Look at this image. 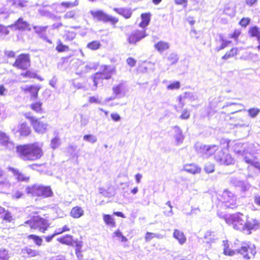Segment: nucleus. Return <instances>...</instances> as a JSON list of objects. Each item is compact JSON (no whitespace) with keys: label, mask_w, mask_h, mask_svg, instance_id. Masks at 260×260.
Listing matches in <instances>:
<instances>
[{"label":"nucleus","mask_w":260,"mask_h":260,"mask_svg":"<svg viewBox=\"0 0 260 260\" xmlns=\"http://www.w3.org/2000/svg\"><path fill=\"white\" fill-rule=\"evenodd\" d=\"M16 151L18 156L24 161H35L40 159L43 155L42 148L37 143L17 145Z\"/></svg>","instance_id":"nucleus-1"},{"label":"nucleus","mask_w":260,"mask_h":260,"mask_svg":"<svg viewBox=\"0 0 260 260\" xmlns=\"http://www.w3.org/2000/svg\"><path fill=\"white\" fill-rule=\"evenodd\" d=\"M230 140L221 139L220 140V150L214 155L215 160L222 165H231L234 164V158L229 153Z\"/></svg>","instance_id":"nucleus-2"},{"label":"nucleus","mask_w":260,"mask_h":260,"mask_svg":"<svg viewBox=\"0 0 260 260\" xmlns=\"http://www.w3.org/2000/svg\"><path fill=\"white\" fill-rule=\"evenodd\" d=\"M219 217L224 219L226 224L232 227L234 230L240 232L243 227L244 215L240 212H236L231 214H218Z\"/></svg>","instance_id":"nucleus-3"},{"label":"nucleus","mask_w":260,"mask_h":260,"mask_svg":"<svg viewBox=\"0 0 260 260\" xmlns=\"http://www.w3.org/2000/svg\"><path fill=\"white\" fill-rule=\"evenodd\" d=\"M25 190L27 194H31L33 197L42 198L51 197L53 194V191L50 186H45L37 184L27 186Z\"/></svg>","instance_id":"nucleus-4"},{"label":"nucleus","mask_w":260,"mask_h":260,"mask_svg":"<svg viewBox=\"0 0 260 260\" xmlns=\"http://www.w3.org/2000/svg\"><path fill=\"white\" fill-rule=\"evenodd\" d=\"M32 229L38 230L40 232L45 233L50 227L49 220L40 216L34 217L26 221Z\"/></svg>","instance_id":"nucleus-5"},{"label":"nucleus","mask_w":260,"mask_h":260,"mask_svg":"<svg viewBox=\"0 0 260 260\" xmlns=\"http://www.w3.org/2000/svg\"><path fill=\"white\" fill-rule=\"evenodd\" d=\"M31 64L30 55L29 53H22L16 56L12 66L17 70L24 71L28 69Z\"/></svg>","instance_id":"nucleus-6"},{"label":"nucleus","mask_w":260,"mask_h":260,"mask_svg":"<svg viewBox=\"0 0 260 260\" xmlns=\"http://www.w3.org/2000/svg\"><path fill=\"white\" fill-rule=\"evenodd\" d=\"M90 14L94 19L104 23L109 22L113 27H115L116 24L119 21V19L117 17L109 15L103 10H92L90 11Z\"/></svg>","instance_id":"nucleus-7"},{"label":"nucleus","mask_w":260,"mask_h":260,"mask_svg":"<svg viewBox=\"0 0 260 260\" xmlns=\"http://www.w3.org/2000/svg\"><path fill=\"white\" fill-rule=\"evenodd\" d=\"M24 116L26 119L29 120L34 131L38 134H44L48 129V124L40 120V118L30 115V113H25Z\"/></svg>","instance_id":"nucleus-8"},{"label":"nucleus","mask_w":260,"mask_h":260,"mask_svg":"<svg viewBox=\"0 0 260 260\" xmlns=\"http://www.w3.org/2000/svg\"><path fill=\"white\" fill-rule=\"evenodd\" d=\"M220 200L226 209H236L238 207L236 197L230 191H223L221 196Z\"/></svg>","instance_id":"nucleus-9"},{"label":"nucleus","mask_w":260,"mask_h":260,"mask_svg":"<svg viewBox=\"0 0 260 260\" xmlns=\"http://www.w3.org/2000/svg\"><path fill=\"white\" fill-rule=\"evenodd\" d=\"M245 259H252L255 257L256 250L255 246L250 243H244L237 251Z\"/></svg>","instance_id":"nucleus-10"},{"label":"nucleus","mask_w":260,"mask_h":260,"mask_svg":"<svg viewBox=\"0 0 260 260\" xmlns=\"http://www.w3.org/2000/svg\"><path fill=\"white\" fill-rule=\"evenodd\" d=\"M115 72L114 68H111L109 67L105 66L102 71L95 74L93 79L94 85L96 86L100 80L110 79L112 75L115 74Z\"/></svg>","instance_id":"nucleus-11"},{"label":"nucleus","mask_w":260,"mask_h":260,"mask_svg":"<svg viewBox=\"0 0 260 260\" xmlns=\"http://www.w3.org/2000/svg\"><path fill=\"white\" fill-rule=\"evenodd\" d=\"M148 36L145 29H135L127 37V41L130 45H135Z\"/></svg>","instance_id":"nucleus-12"},{"label":"nucleus","mask_w":260,"mask_h":260,"mask_svg":"<svg viewBox=\"0 0 260 260\" xmlns=\"http://www.w3.org/2000/svg\"><path fill=\"white\" fill-rule=\"evenodd\" d=\"M12 131L14 133H19L21 137H27L30 136L32 133L30 126L26 121L20 123L18 125L17 129L14 128Z\"/></svg>","instance_id":"nucleus-13"},{"label":"nucleus","mask_w":260,"mask_h":260,"mask_svg":"<svg viewBox=\"0 0 260 260\" xmlns=\"http://www.w3.org/2000/svg\"><path fill=\"white\" fill-rule=\"evenodd\" d=\"M259 221L256 218L247 220L246 221L244 220L243 227L240 232L247 231L248 234H250L252 230L257 229L259 227Z\"/></svg>","instance_id":"nucleus-14"},{"label":"nucleus","mask_w":260,"mask_h":260,"mask_svg":"<svg viewBox=\"0 0 260 260\" xmlns=\"http://www.w3.org/2000/svg\"><path fill=\"white\" fill-rule=\"evenodd\" d=\"M0 219L2 224L5 225L7 223H14L15 218L12 213L8 210L0 206Z\"/></svg>","instance_id":"nucleus-15"},{"label":"nucleus","mask_w":260,"mask_h":260,"mask_svg":"<svg viewBox=\"0 0 260 260\" xmlns=\"http://www.w3.org/2000/svg\"><path fill=\"white\" fill-rule=\"evenodd\" d=\"M0 146L6 150H11L14 148V143L10 140L9 136L6 133L0 131Z\"/></svg>","instance_id":"nucleus-16"},{"label":"nucleus","mask_w":260,"mask_h":260,"mask_svg":"<svg viewBox=\"0 0 260 260\" xmlns=\"http://www.w3.org/2000/svg\"><path fill=\"white\" fill-rule=\"evenodd\" d=\"M40 89V85H30L24 88L22 90L24 93L29 94L30 100H34L38 98Z\"/></svg>","instance_id":"nucleus-17"},{"label":"nucleus","mask_w":260,"mask_h":260,"mask_svg":"<svg viewBox=\"0 0 260 260\" xmlns=\"http://www.w3.org/2000/svg\"><path fill=\"white\" fill-rule=\"evenodd\" d=\"M57 241L62 244L68 246L75 245L76 243L78 242V241L74 240L72 235L69 234L58 238Z\"/></svg>","instance_id":"nucleus-18"},{"label":"nucleus","mask_w":260,"mask_h":260,"mask_svg":"<svg viewBox=\"0 0 260 260\" xmlns=\"http://www.w3.org/2000/svg\"><path fill=\"white\" fill-rule=\"evenodd\" d=\"M12 26L15 29L24 30L29 27V24L27 22L23 20L22 18L20 17L14 22Z\"/></svg>","instance_id":"nucleus-19"},{"label":"nucleus","mask_w":260,"mask_h":260,"mask_svg":"<svg viewBox=\"0 0 260 260\" xmlns=\"http://www.w3.org/2000/svg\"><path fill=\"white\" fill-rule=\"evenodd\" d=\"M21 253L23 256L26 257H36L40 255L39 251L31 249L28 247H25L21 250Z\"/></svg>","instance_id":"nucleus-20"},{"label":"nucleus","mask_w":260,"mask_h":260,"mask_svg":"<svg viewBox=\"0 0 260 260\" xmlns=\"http://www.w3.org/2000/svg\"><path fill=\"white\" fill-rule=\"evenodd\" d=\"M113 10L118 14L122 16L125 19H128L132 15V11L130 9L126 8H115Z\"/></svg>","instance_id":"nucleus-21"},{"label":"nucleus","mask_w":260,"mask_h":260,"mask_svg":"<svg viewBox=\"0 0 260 260\" xmlns=\"http://www.w3.org/2000/svg\"><path fill=\"white\" fill-rule=\"evenodd\" d=\"M9 170L13 173L18 181L25 182L29 181L30 179L29 177L26 176L24 174L21 173L18 169L12 168H9Z\"/></svg>","instance_id":"nucleus-22"},{"label":"nucleus","mask_w":260,"mask_h":260,"mask_svg":"<svg viewBox=\"0 0 260 260\" xmlns=\"http://www.w3.org/2000/svg\"><path fill=\"white\" fill-rule=\"evenodd\" d=\"M29 108L37 114H42L44 112L43 103L41 101L32 102L30 104Z\"/></svg>","instance_id":"nucleus-23"},{"label":"nucleus","mask_w":260,"mask_h":260,"mask_svg":"<svg viewBox=\"0 0 260 260\" xmlns=\"http://www.w3.org/2000/svg\"><path fill=\"white\" fill-rule=\"evenodd\" d=\"M84 214V211L82 208L78 206L73 207L70 212V215L73 218H79Z\"/></svg>","instance_id":"nucleus-24"},{"label":"nucleus","mask_w":260,"mask_h":260,"mask_svg":"<svg viewBox=\"0 0 260 260\" xmlns=\"http://www.w3.org/2000/svg\"><path fill=\"white\" fill-rule=\"evenodd\" d=\"M184 170L187 173L194 175L201 172V168L193 164H186L184 166Z\"/></svg>","instance_id":"nucleus-25"},{"label":"nucleus","mask_w":260,"mask_h":260,"mask_svg":"<svg viewBox=\"0 0 260 260\" xmlns=\"http://www.w3.org/2000/svg\"><path fill=\"white\" fill-rule=\"evenodd\" d=\"M239 52L238 47H232L224 53L221 58L223 60H228L230 58H235L238 54Z\"/></svg>","instance_id":"nucleus-26"},{"label":"nucleus","mask_w":260,"mask_h":260,"mask_svg":"<svg viewBox=\"0 0 260 260\" xmlns=\"http://www.w3.org/2000/svg\"><path fill=\"white\" fill-rule=\"evenodd\" d=\"M154 47L158 52L162 53L169 49L170 44L167 42L159 41L154 44Z\"/></svg>","instance_id":"nucleus-27"},{"label":"nucleus","mask_w":260,"mask_h":260,"mask_svg":"<svg viewBox=\"0 0 260 260\" xmlns=\"http://www.w3.org/2000/svg\"><path fill=\"white\" fill-rule=\"evenodd\" d=\"M248 34L250 38L260 39V28L256 26H250L248 30Z\"/></svg>","instance_id":"nucleus-28"},{"label":"nucleus","mask_w":260,"mask_h":260,"mask_svg":"<svg viewBox=\"0 0 260 260\" xmlns=\"http://www.w3.org/2000/svg\"><path fill=\"white\" fill-rule=\"evenodd\" d=\"M73 27H71L69 29L66 30L63 36V38L66 42H71L74 40L77 35V33L73 30Z\"/></svg>","instance_id":"nucleus-29"},{"label":"nucleus","mask_w":260,"mask_h":260,"mask_svg":"<svg viewBox=\"0 0 260 260\" xmlns=\"http://www.w3.org/2000/svg\"><path fill=\"white\" fill-rule=\"evenodd\" d=\"M24 72L20 74V76L26 79H40L39 75L37 74L36 71L31 70H24Z\"/></svg>","instance_id":"nucleus-30"},{"label":"nucleus","mask_w":260,"mask_h":260,"mask_svg":"<svg viewBox=\"0 0 260 260\" xmlns=\"http://www.w3.org/2000/svg\"><path fill=\"white\" fill-rule=\"evenodd\" d=\"M173 237L177 240L179 243L181 245L185 243L186 241V238L184 233L178 229L174 230Z\"/></svg>","instance_id":"nucleus-31"},{"label":"nucleus","mask_w":260,"mask_h":260,"mask_svg":"<svg viewBox=\"0 0 260 260\" xmlns=\"http://www.w3.org/2000/svg\"><path fill=\"white\" fill-rule=\"evenodd\" d=\"M217 146L215 145H205L202 148V153L207 156L212 155L215 151Z\"/></svg>","instance_id":"nucleus-32"},{"label":"nucleus","mask_w":260,"mask_h":260,"mask_svg":"<svg viewBox=\"0 0 260 260\" xmlns=\"http://www.w3.org/2000/svg\"><path fill=\"white\" fill-rule=\"evenodd\" d=\"M151 14L150 13H142L141 15V21L139 24V26L141 27L145 28L149 23L150 21Z\"/></svg>","instance_id":"nucleus-33"},{"label":"nucleus","mask_w":260,"mask_h":260,"mask_svg":"<svg viewBox=\"0 0 260 260\" xmlns=\"http://www.w3.org/2000/svg\"><path fill=\"white\" fill-rule=\"evenodd\" d=\"M103 220L105 223L110 227L114 228L116 226V222L114 218L110 214H104Z\"/></svg>","instance_id":"nucleus-34"},{"label":"nucleus","mask_w":260,"mask_h":260,"mask_svg":"<svg viewBox=\"0 0 260 260\" xmlns=\"http://www.w3.org/2000/svg\"><path fill=\"white\" fill-rule=\"evenodd\" d=\"M55 50L57 52L61 53L69 51L70 48L68 45L63 44L60 39H58L57 41V44L55 47Z\"/></svg>","instance_id":"nucleus-35"},{"label":"nucleus","mask_w":260,"mask_h":260,"mask_svg":"<svg viewBox=\"0 0 260 260\" xmlns=\"http://www.w3.org/2000/svg\"><path fill=\"white\" fill-rule=\"evenodd\" d=\"M8 3L14 7H24L26 6L27 1L26 0H9Z\"/></svg>","instance_id":"nucleus-36"},{"label":"nucleus","mask_w":260,"mask_h":260,"mask_svg":"<svg viewBox=\"0 0 260 260\" xmlns=\"http://www.w3.org/2000/svg\"><path fill=\"white\" fill-rule=\"evenodd\" d=\"M83 246L82 241H78L75 245V254L78 259L81 260L83 258L82 254V247Z\"/></svg>","instance_id":"nucleus-37"},{"label":"nucleus","mask_w":260,"mask_h":260,"mask_svg":"<svg viewBox=\"0 0 260 260\" xmlns=\"http://www.w3.org/2000/svg\"><path fill=\"white\" fill-rule=\"evenodd\" d=\"M28 240H32L34 243L38 246H40L42 245L43 240L41 237L35 234H30L27 236Z\"/></svg>","instance_id":"nucleus-38"},{"label":"nucleus","mask_w":260,"mask_h":260,"mask_svg":"<svg viewBox=\"0 0 260 260\" xmlns=\"http://www.w3.org/2000/svg\"><path fill=\"white\" fill-rule=\"evenodd\" d=\"M101 46V44L99 41H92L87 45V47L91 50H96L99 49Z\"/></svg>","instance_id":"nucleus-39"},{"label":"nucleus","mask_w":260,"mask_h":260,"mask_svg":"<svg viewBox=\"0 0 260 260\" xmlns=\"http://www.w3.org/2000/svg\"><path fill=\"white\" fill-rule=\"evenodd\" d=\"M224 248L223 250V253L225 255L233 256L235 254V251L230 248V246L228 242L224 243Z\"/></svg>","instance_id":"nucleus-40"},{"label":"nucleus","mask_w":260,"mask_h":260,"mask_svg":"<svg viewBox=\"0 0 260 260\" xmlns=\"http://www.w3.org/2000/svg\"><path fill=\"white\" fill-rule=\"evenodd\" d=\"M242 32L241 30L239 28L235 29L234 31L229 35V38L230 39H233L236 41H238L239 39V37L241 35Z\"/></svg>","instance_id":"nucleus-41"},{"label":"nucleus","mask_w":260,"mask_h":260,"mask_svg":"<svg viewBox=\"0 0 260 260\" xmlns=\"http://www.w3.org/2000/svg\"><path fill=\"white\" fill-rule=\"evenodd\" d=\"M247 112L250 117L254 118L260 112V109L257 108H251L247 110Z\"/></svg>","instance_id":"nucleus-42"},{"label":"nucleus","mask_w":260,"mask_h":260,"mask_svg":"<svg viewBox=\"0 0 260 260\" xmlns=\"http://www.w3.org/2000/svg\"><path fill=\"white\" fill-rule=\"evenodd\" d=\"M180 87V83L178 81L171 83L167 86V89L169 90L178 89Z\"/></svg>","instance_id":"nucleus-43"},{"label":"nucleus","mask_w":260,"mask_h":260,"mask_svg":"<svg viewBox=\"0 0 260 260\" xmlns=\"http://www.w3.org/2000/svg\"><path fill=\"white\" fill-rule=\"evenodd\" d=\"M231 43L232 42L231 41L222 39L220 46L216 48V51H219L225 48L226 47H228Z\"/></svg>","instance_id":"nucleus-44"},{"label":"nucleus","mask_w":260,"mask_h":260,"mask_svg":"<svg viewBox=\"0 0 260 260\" xmlns=\"http://www.w3.org/2000/svg\"><path fill=\"white\" fill-rule=\"evenodd\" d=\"M47 28V26H34L33 27V28L35 30V31L38 34H41L44 33L46 31V29Z\"/></svg>","instance_id":"nucleus-45"},{"label":"nucleus","mask_w":260,"mask_h":260,"mask_svg":"<svg viewBox=\"0 0 260 260\" xmlns=\"http://www.w3.org/2000/svg\"><path fill=\"white\" fill-rule=\"evenodd\" d=\"M250 22V19L248 17H243L239 22V24L243 27H246Z\"/></svg>","instance_id":"nucleus-46"},{"label":"nucleus","mask_w":260,"mask_h":260,"mask_svg":"<svg viewBox=\"0 0 260 260\" xmlns=\"http://www.w3.org/2000/svg\"><path fill=\"white\" fill-rule=\"evenodd\" d=\"M204 170L207 173H213L214 170V165L213 164L208 163L206 164L204 167Z\"/></svg>","instance_id":"nucleus-47"},{"label":"nucleus","mask_w":260,"mask_h":260,"mask_svg":"<svg viewBox=\"0 0 260 260\" xmlns=\"http://www.w3.org/2000/svg\"><path fill=\"white\" fill-rule=\"evenodd\" d=\"M112 90L114 94L118 95L122 91V85L119 84L112 88Z\"/></svg>","instance_id":"nucleus-48"},{"label":"nucleus","mask_w":260,"mask_h":260,"mask_svg":"<svg viewBox=\"0 0 260 260\" xmlns=\"http://www.w3.org/2000/svg\"><path fill=\"white\" fill-rule=\"evenodd\" d=\"M9 258L8 252L6 250H0V260H8Z\"/></svg>","instance_id":"nucleus-49"},{"label":"nucleus","mask_w":260,"mask_h":260,"mask_svg":"<svg viewBox=\"0 0 260 260\" xmlns=\"http://www.w3.org/2000/svg\"><path fill=\"white\" fill-rule=\"evenodd\" d=\"M114 235L120 239V241L121 242H126L127 239L125 237H124L122 234V233L119 231V230H117L116 231L114 232Z\"/></svg>","instance_id":"nucleus-50"},{"label":"nucleus","mask_w":260,"mask_h":260,"mask_svg":"<svg viewBox=\"0 0 260 260\" xmlns=\"http://www.w3.org/2000/svg\"><path fill=\"white\" fill-rule=\"evenodd\" d=\"M189 96L188 92H185L183 95H179L178 98L179 103L183 107L184 105V101Z\"/></svg>","instance_id":"nucleus-51"},{"label":"nucleus","mask_w":260,"mask_h":260,"mask_svg":"<svg viewBox=\"0 0 260 260\" xmlns=\"http://www.w3.org/2000/svg\"><path fill=\"white\" fill-rule=\"evenodd\" d=\"M83 139L86 141L94 143L96 141V138L92 135H85L83 136Z\"/></svg>","instance_id":"nucleus-52"},{"label":"nucleus","mask_w":260,"mask_h":260,"mask_svg":"<svg viewBox=\"0 0 260 260\" xmlns=\"http://www.w3.org/2000/svg\"><path fill=\"white\" fill-rule=\"evenodd\" d=\"M167 60L169 62V65H173L177 62L178 58L176 55L171 54L168 57Z\"/></svg>","instance_id":"nucleus-53"},{"label":"nucleus","mask_w":260,"mask_h":260,"mask_svg":"<svg viewBox=\"0 0 260 260\" xmlns=\"http://www.w3.org/2000/svg\"><path fill=\"white\" fill-rule=\"evenodd\" d=\"M76 17V12L74 10H71L67 12L64 15L66 19H74Z\"/></svg>","instance_id":"nucleus-54"},{"label":"nucleus","mask_w":260,"mask_h":260,"mask_svg":"<svg viewBox=\"0 0 260 260\" xmlns=\"http://www.w3.org/2000/svg\"><path fill=\"white\" fill-rule=\"evenodd\" d=\"M175 4L178 6H181L186 8L188 5V0H174Z\"/></svg>","instance_id":"nucleus-55"},{"label":"nucleus","mask_w":260,"mask_h":260,"mask_svg":"<svg viewBox=\"0 0 260 260\" xmlns=\"http://www.w3.org/2000/svg\"><path fill=\"white\" fill-rule=\"evenodd\" d=\"M189 117H190L189 111L187 109H184L182 111V112L180 116V118L182 119H187L189 118Z\"/></svg>","instance_id":"nucleus-56"},{"label":"nucleus","mask_w":260,"mask_h":260,"mask_svg":"<svg viewBox=\"0 0 260 260\" xmlns=\"http://www.w3.org/2000/svg\"><path fill=\"white\" fill-rule=\"evenodd\" d=\"M76 5L77 4H76L75 3L69 2H64L61 3V6L65 8H70Z\"/></svg>","instance_id":"nucleus-57"},{"label":"nucleus","mask_w":260,"mask_h":260,"mask_svg":"<svg viewBox=\"0 0 260 260\" xmlns=\"http://www.w3.org/2000/svg\"><path fill=\"white\" fill-rule=\"evenodd\" d=\"M70 231V228L68 225H64L63 226L61 229L58 230L56 231L58 235L61 234L63 233L69 232Z\"/></svg>","instance_id":"nucleus-58"},{"label":"nucleus","mask_w":260,"mask_h":260,"mask_svg":"<svg viewBox=\"0 0 260 260\" xmlns=\"http://www.w3.org/2000/svg\"><path fill=\"white\" fill-rule=\"evenodd\" d=\"M126 63L131 67H134L136 64V60L133 57H128L126 59Z\"/></svg>","instance_id":"nucleus-59"},{"label":"nucleus","mask_w":260,"mask_h":260,"mask_svg":"<svg viewBox=\"0 0 260 260\" xmlns=\"http://www.w3.org/2000/svg\"><path fill=\"white\" fill-rule=\"evenodd\" d=\"M154 237H157V236L152 233L147 232L145 236V239L146 241H149Z\"/></svg>","instance_id":"nucleus-60"},{"label":"nucleus","mask_w":260,"mask_h":260,"mask_svg":"<svg viewBox=\"0 0 260 260\" xmlns=\"http://www.w3.org/2000/svg\"><path fill=\"white\" fill-rule=\"evenodd\" d=\"M5 54L8 58H14L16 56L15 52L12 50L6 52Z\"/></svg>","instance_id":"nucleus-61"},{"label":"nucleus","mask_w":260,"mask_h":260,"mask_svg":"<svg viewBox=\"0 0 260 260\" xmlns=\"http://www.w3.org/2000/svg\"><path fill=\"white\" fill-rule=\"evenodd\" d=\"M58 235L55 231L53 234L45 237V239L47 242H50L55 236Z\"/></svg>","instance_id":"nucleus-62"},{"label":"nucleus","mask_w":260,"mask_h":260,"mask_svg":"<svg viewBox=\"0 0 260 260\" xmlns=\"http://www.w3.org/2000/svg\"><path fill=\"white\" fill-rule=\"evenodd\" d=\"M111 117L114 121H118L120 119V116L117 113H112Z\"/></svg>","instance_id":"nucleus-63"},{"label":"nucleus","mask_w":260,"mask_h":260,"mask_svg":"<svg viewBox=\"0 0 260 260\" xmlns=\"http://www.w3.org/2000/svg\"><path fill=\"white\" fill-rule=\"evenodd\" d=\"M254 203L256 205L260 206V196L259 195H256L254 197Z\"/></svg>","instance_id":"nucleus-64"}]
</instances>
